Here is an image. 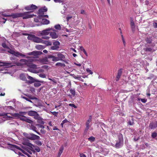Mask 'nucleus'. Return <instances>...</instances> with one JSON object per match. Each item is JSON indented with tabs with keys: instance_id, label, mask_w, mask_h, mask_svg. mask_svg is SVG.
Here are the masks:
<instances>
[{
	"instance_id": "1",
	"label": "nucleus",
	"mask_w": 157,
	"mask_h": 157,
	"mask_svg": "<svg viewBox=\"0 0 157 157\" xmlns=\"http://www.w3.org/2000/svg\"><path fill=\"white\" fill-rule=\"evenodd\" d=\"M10 147L11 150L14 151L16 153L20 155H23L21 152L24 154L27 155L29 157H30L29 153L31 154H32L31 152L29 151L27 147H25L22 146V148H21L16 145H11Z\"/></svg>"
},
{
	"instance_id": "2",
	"label": "nucleus",
	"mask_w": 157,
	"mask_h": 157,
	"mask_svg": "<svg viewBox=\"0 0 157 157\" xmlns=\"http://www.w3.org/2000/svg\"><path fill=\"white\" fill-rule=\"evenodd\" d=\"M25 112H20L19 113H15L14 116L16 117H18L20 120L26 121L29 123H31L33 122V121L27 118V117L24 116L23 115H25L26 114Z\"/></svg>"
},
{
	"instance_id": "3",
	"label": "nucleus",
	"mask_w": 157,
	"mask_h": 157,
	"mask_svg": "<svg viewBox=\"0 0 157 157\" xmlns=\"http://www.w3.org/2000/svg\"><path fill=\"white\" fill-rule=\"evenodd\" d=\"M27 58L29 59L28 60L25 59H22L20 61V62L18 63V65H26L28 66L30 65V63H31L33 61V60L30 58V57H27Z\"/></svg>"
},
{
	"instance_id": "4",
	"label": "nucleus",
	"mask_w": 157,
	"mask_h": 157,
	"mask_svg": "<svg viewBox=\"0 0 157 157\" xmlns=\"http://www.w3.org/2000/svg\"><path fill=\"white\" fill-rule=\"evenodd\" d=\"M23 134L27 138L30 140H34L40 139V137L39 136L33 133L28 134L26 133H24Z\"/></svg>"
},
{
	"instance_id": "5",
	"label": "nucleus",
	"mask_w": 157,
	"mask_h": 157,
	"mask_svg": "<svg viewBox=\"0 0 157 157\" xmlns=\"http://www.w3.org/2000/svg\"><path fill=\"white\" fill-rule=\"evenodd\" d=\"M123 144V138L121 135L119 136L118 140L117 141L115 147L117 148L121 147Z\"/></svg>"
},
{
	"instance_id": "6",
	"label": "nucleus",
	"mask_w": 157,
	"mask_h": 157,
	"mask_svg": "<svg viewBox=\"0 0 157 157\" xmlns=\"http://www.w3.org/2000/svg\"><path fill=\"white\" fill-rule=\"evenodd\" d=\"M8 52L17 57L20 56L22 57H24L26 55H25L24 54L21 53L17 51H14L11 49H10L9 50H8Z\"/></svg>"
},
{
	"instance_id": "7",
	"label": "nucleus",
	"mask_w": 157,
	"mask_h": 157,
	"mask_svg": "<svg viewBox=\"0 0 157 157\" xmlns=\"http://www.w3.org/2000/svg\"><path fill=\"white\" fill-rule=\"evenodd\" d=\"M21 17H23V19H25L33 17L34 15L33 14H30L29 12L21 13Z\"/></svg>"
},
{
	"instance_id": "8",
	"label": "nucleus",
	"mask_w": 157,
	"mask_h": 157,
	"mask_svg": "<svg viewBox=\"0 0 157 157\" xmlns=\"http://www.w3.org/2000/svg\"><path fill=\"white\" fill-rule=\"evenodd\" d=\"M27 145L31 148V150L33 151L35 150L37 152H39L40 151V148L37 146L34 145L31 143H27Z\"/></svg>"
},
{
	"instance_id": "9",
	"label": "nucleus",
	"mask_w": 157,
	"mask_h": 157,
	"mask_svg": "<svg viewBox=\"0 0 157 157\" xmlns=\"http://www.w3.org/2000/svg\"><path fill=\"white\" fill-rule=\"evenodd\" d=\"M52 30L51 28H48L42 31L39 32L40 34L42 36H46L48 35L49 33V31Z\"/></svg>"
},
{
	"instance_id": "10",
	"label": "nucleus",
	"mask_w": 157,
	"mask_h": 157,
	"mask_svg": "<svg viewBox=\"0 0 157 157\" xmlns=\"http://www.w3.org/2000/svg\"><path fill=\"white\" fill-rule=\"evenodd\" d=\"M92 117L90 116L89 117L88 119L87 120L86 125V127L85 128V131H87L90 128V123L91 121Z\"/></svg>"
},
{
	"instance_id": "11",
	"label": "nucleus",
	"mask_w": 157,
	"mask_h": 157,
	"mask_svg": "<svg viewBox=\"0 0 157 157\" xmlns=\"http://www.w3.org/2000/svg\"><path fill=\"white\" fill-rule=\"evenodd\" d=\"M42 53L40 51H33L32 52L27 53L26 55L29 56L33 55L35 56V57H36V56L40 55Z\"/></svg>"
},
{
	"instance_id": "12",
	"label": "nucleus",
	"mask_w": 157,
	"mask_h": 157,
	"mask_svg": "<svg viewBox=\"0 0 157 157\" xmlns=\"http://www.w3.org/2000/svg\"><path fill=\"white\" fill-rule=\"evenodd\" d=\"M37 7L33 4H32L30 5H29L26 6L25 7V9L27 10H30L36 9L37 8Z\"/></svg>"
},
{
	"instance_id": "13",
	"label": "nucleus",
	"mask_w": 157,
	"mask_h": 157,
	"mask_svg": "<svg viewBox=\"0 0 157 157\" xmlns=\"http://www.w3.org/2000/svg\"><path fill=\"white\" fill-rule=\"evenodd\" d=\"M5 17H12L13 18H15L18 17H21V13H12L11 15H4Z\"/></svg>"
},
{
	"instance_id": "14",
	"label": "nucleus",
	"mask_w": 157,
	"mask_h": 157,
	"mask_svg": "<svg viewBox=\"0 0 157 157\" xmlns=\"http://www.w3.org/2000/svg\"><path fill=\"white\" fill-rule=\"evenodd\" d=\"M0 67L1 66H7L8 67H10V66H11L12 63H6L1 62L0 61Z\"/></svg>"
},
{
	"instance_id": "15",
	"label": "nucleus",
	"mask_w": 157,
	"mask_h": 157,
	"mask_svg": "<svg viewBox=\"0 0 157 157\" xmlns=\"http://www.w3.org/2000/svg\"><path fill=\"white\" fill-rule=\"evenodd\" d=\"M57 56L59 61H62L63 59L65 58L64 56L60 53H58L57 55Z\"/></svg>"
},
{
	"instance_id": "16",
	"label": "nucleus",
	"mask_w": 157,
	"mask_h": 157,
	"mask_svg": "<svg viewBox=\"0 0 157 157\" xmlns=\"http://www.w3.org/2000/svg\"><path fill=\"white\" fill-rule=\"evenodd\" d=\"M28 114L30 116H35L38 115L37 113L35 111H30L28 112Z\"/></svg>"
},
{
	"instance_id": "17",
	"label": "nucleus",
	"mask_w": 157,
	"mask_h": 157,
	"mask_svg": "<svg viewBox=\"0 0 157 157\" xmlns=\"http://www.w3.org/2000/svg\"><path fill=\"white\" fill-rule=\"evenodd\" d=\"M122 69L119 70L118 71L117 75L116 76V81H118L121 76V75L122 74Z\"/></svg>"
},
{
	"instance_id": "18",
	"label": "nucleus",
	"mask_w": 157,
	"mask_h": 157,
	"mask_svg": "<svg viewBox=\"0 0 157 157\" xmlns=\"http://www.w3.org/2000/svg\"><path fill=\"white\" fill-rule=\"evenodd\" d=\"M30 80L29 81V82L30 83H33L35 81H38V80L34 78H33L32 77L28 76L27 77Z\"/></svg>"
},
{
	"instance_id": "19",
	"label": "nucleus",
	"mask_w": 157,
	"mask_h": 157,
	"mask_svg": "<svg viewBox=\"0 0 157 157\" xmlns=\"http://www.w3.org/2000/svg\"><path fill=\"white\" fill-rule=\"evenodd\" d=\"M33 41L35 42L39 43L42 42L43 40L41 39L39 37L35 36Z\"/></svg>"
},
{
	"instance_id": "20",
	"label": "nucleus",
	"mask_w": 157,
	"mask_h": 157,
	"mask_svg": "<svg viewBox=\"0 0 157 157\" xmlns=\"http://www.w3.org/2000/svg\"><path fill=\"white\" fill-rule=\"evenodd\" d=\"M47 9L46 8L40 9L39 10V15H42L44 12L47 11Z\"/></svg>"
},
{
	"instance_id": "21",
	"label": "nucleus",
	"mask_w": 157,
	"mask_h": 157,
	"mask_svg": "<svg viewBox=\"0 0 157 157\" xmlns=\"http://www.w3.org/2000/svg\"><path fill=\"white\" fill-rule=\"evenodd\" d=\"M70 75L72 76L73 78L75 79H78L80 81H83V80L82 79V78L81 77V76L80 75H77L76 76L74 74H70Z\"/></svg>"
},
{
	"instance_id": "22",
	"label": "nucleus",
	"mask_w": 157,
	"mask_h": 157,
	"mask_svg": "<svg viewBox=\"0 0 157 157\" xmlns=\"http://www.w3.org/2000/svg\"><path fill=\"white\" fill-rule=\"evenodd\" d=\"M50 35L52 39H56L58 37V35L55 32H51Z\"/></svg>"
},
{
	"instance_id": "23",
	"label": "nucleus",
	"mask_w": 157,
	"mask_h": 157,
	"mask_svg": "<svg viewBox=\"0 0 157 157\" xmlns=\"http://www.w3.org/2000/svg\"><path fill=\"white\" fill-rule=\"evenodd\" d=\"M48 57H45L43 59H40V63L44 64L48 62Z\"/></svg>"
},
{
	"instance_id": "24",
	"label": "nucleus",
	"mask_w": 157,
	"mask_h": 157,
	"mask_svg": "<svg viewBox=\"0 0 157 157\" xmlns=\"http://www.w3.org/2000/svg\"><path fill=\"white\" fill-rule=\"evenodd\" d=\"M48 58L50 59L51 58L53 61L56 62L59 61V59L57 57H55L54 56H48Z\"/></svg>"
},
{
	"instance_id": "25",
	"label": "nucleus",
	"mask_w": 157,
	"mask_h": 157,
	"mask_svg": "<svg viewBox=\"0 0 157 157\" xmlns=\"http://www.w3.org/2000/svg\"><path fill=\"white\" fill-rule=\"evenodd\" d=\"M41 23L44 25H47L49 23V21L45 18H41Z\"/></svg>"
},
{
	"instance_id": "26",
	"label": "nucleus",
	"mask_w": 157,
	"mask_h": 157,
	"mask_svg": "<svg viewBox=\"0 0 157 157\" xmlns=\"http://www.w3.org/2000/svg\"><path fill=\"white\" fill-rule=\"evenodd\" d=\"M157 127V123H151L149 126V127L151 129Z\"/></svg>"
},
{
	"instance_id": "27",
	"label": "nucleus",
	"mask_w": 157,
	"mask_h": 157,
	"mask_svg": "<svg viewBox=\"0 0 157 157\" xmlns=\"http://www.w3.org/2000/svg\"><path fill=\"white\" fill-rule=\"evenodd\" d=\"M130 25L132 31L135 30V25L134 22L132 20H131Z\"/></svg>"
},
{
	"instance_id": "28",
	"label": "nucleus",
	"mask_w": 157,
	"mask_h": 157,
	"mask_svg": "<svg viewBox=\"0 0 157 157\" xmlns=\"http://www.w3.org/2000/svg\"><path fill=\"white\" fill-rule=\"evenodd\" d=\"M26 35H28L27 38L29 40H32L33 41L35 36L33 34H26Z\"/></svg>"
},
{
	"instance_id": "29",
	"label": "nucleus",
	"mask_w": 157,
	"mask_h": 157,
	"mask_svg": "<svg viewBox=\"0 0 157 157\" xmlns=\"http://www.w3.org/2000/svg\"><path fill=\"white\" fill-rule=\"evenodd\" d=\"M4 115L5 118L7 120L12 118V115L10 113H5Z\"/></svg>"
},
{
	"instance_id": "30",
	"label": "nucleus",
	"mask_w": 157,
	"mask_h": 157,
	"mask_svg": "<svg viewBox=\"0 0 157 157\" xmlns=\"http://www.w3.org/2000/svg\"><path fill=\"white\" fill-rule=\"evenodd\" d=\"M63 149L64 147L63 146H62L60 147V148L59 149V151L57 157H60V155L63 152Z\"/></svg>"
},
{
	"instance_id": "31",
	"label": "nucleus",
	"mask_w": 157,
	"mask_h": 157,
	"mask_svg": "<svg viewBox=\"0 0 157 157\" xmlns=\"http://www.w3.org/2000/svg\"><path fill=\"white\" fill-rule=\"evenodd\" d=\"M34 84V86L35 87H39L41 86V84L40 82H42L38 80V81H35Z\"/></svg>"
},
{
	"instance_id": "32",
	"label": "nucleus",
	"mask_w": 157,
	"mask_h": 157,
	"mask_svg": "<svg viewBox=\"0 0 157 157\" xmlns=\"http://www.w3.org/2000/svg\"><path fill=\"white\" fill-rule=\"evenodd\" d=\"M30 128L31 129L33 130V131L35 132L39 135H40V134L39 132H37L36 131L37 128L36 127L34 126L33 125H31L30 126Z\"/></svg>"
},
{
	"instance_id": "33",
	"label": "nucleus",
	"mask_w": 157,
	"mask_h": 157,
	"mask_svg": "<svg viewBox=\"0 0 157 157\" xmlns=\"http://www.w3.org/2000/svg\"><path fill=\"white\" fill-rule=\"evenodd\" d=\"M20 78L23 81H25L26 80V78L25 77V75L23 74H20Z\"/></svg>"
},
{
	"instance_id": "34",
	"label": "nucleus",
	"mask_w": 157,
	"mask_h": 157,
	"mask_svg": "<svg viewBox=\"0 0 157 157\" xmlns=\"http://www.w3.org/2000/svg\"><path fill=\"white\" fill-rule=\"evenodd\" d=\"M28 66L29 67H31L33 69L38 68L37 67V66L36 65L33 64H31V63H30V65H28Z\"/></svg>"
},
{
	"instance_id": "35",
	"label": "nucleus",
	"mask_w": 157,
	"mask_h": 157,
	"mask_svg": "<svg viewBox=\"0 0 157 157\" xmlns=\"http://www.w3.org/2000/svg\"><path fill=\"white\" fill-rule=\"evenodd\" d=\"M56 66H60L62 67H64L65 65L64 64L61 63H56Z\"/></svg>"
},
{
	"instance_id": "36",
	"label": "nucleus",
	"mask_w": 157,
	"mask_h": 157,
	"mask_svg": "<svg viewBox=\"0 0 157 157\" xmlns=\"http://www.w3.org/2000/svg\"><path fill=\"white\" fill-rule=\"evenodd\" d=\"M36 48L38 50H41L44 49V47L43 45H38L36 46Z\"/></svg>"
},
{
	"instance_id": "37",
	"label": "nucleus",
	"mask_w": 157,
	"mask_h": 157,
	"mask_svg": "<svg viewBox=\"0 0 157 157\" xmlns=\"http://www.w3.org/2000/svg\"><path fill=\"white\" fill-rule=\"evenodd\" d=\"M70 93L72 94L73 96H74L75 94V90L73 89H70Z\"/></svg>"
},
{
	"instance_id": "38",
	"label": "nucleus",
	"mask_w": 157,
	"mask_h": 157,
	"mask_svg": "<svg viewBox=\"0 0 157 157\" xmlns=\"http://www.w3.org/2000/svg\"><path fill=\"white\" fill-rule=\"evenodd\" d=\"M28 70L30 72H32L33 73H37V71L34 69L32 68L31 67H30L29 69H28Z\"/></svg>"
},
{
	"instance_id": "39",
	"label": "nucleus",
	"mask_w": 157,
	"mask_h": 157,
	"mask_svg": "<svg viewBox=\"0 0 157 157\" xmlns=\"http://www.w3.org/2000/svg\"><path fill=\"white\" fill-rule=\"evenodd\" d=\"M44 43L47 46L51 45L52 44V43L49 41H44Z\"/></svg>"
},
{
	"instance_id": "40",
	"label": "nucleus",
	"mask_w": 157,
	"mask_h": 157,
	"mask_svg": "<svg viewBox=\"0 0 157 157\" xmlns=\"http://www.w3.org/2000/svg\"><path fill=\"white\" fill-rule=\"evenodd\" d=\"M145 40L148 43H150L151 42V39L150 38L147 37L145 39Z\"/></svg>"
},
{
	"instance_id": "41",
	"label": "nucleus",
	"mask_w": 157,
	"mask_h": 157,
	"mask_svg": "<svg viewBox=\"0 0 157 157\" xmlns=\"http://www.w3.org/2000/svg\"><path fill=\"white\" fill-rule=\"evenodd\" d=\"M54 27L56 29L58 30H60L61 29V26L59 24L55 25Z\"/></svg>"
},
{
	"instance_id": "42",
	"label": "nucleus",
	"mask_w": 157,
	"mask_h": 157,
	"mask_svg": "<svg viewBox=\"0 0 157 157\" xmlns=\"http://www.w3.org/2000/svg\"><path fill=\"white\" fill-rule=\"evenodd\" d=\"M59 47L57 46H53L51 47V49L53 50H57Z\"/></svg>"
},
{
	"instance_id": "43",
	"label": "nucleus",
	"mask_w": 157,
	"mask_h": 157,
	"mask_svg": "<svg viewBox=\"0 0 157 157\" xmlns=\"http://www.w3.org/2000/svg\"><path fill=\"white\" fill-rule=\"evenodd\" d=\"M48 79L51 80L52 82V84H56L57 83L56 81L54 79H51L50 78H48Z\"/></svg>"
},
{
	"instance_id": "44",
	"label": "nucleus",
	"mask_w": 157,
	"mask_h": 157,
	"mask_svg": "<svg viewBox=\"0 0 157 157\" xmlns=\"http://www.w3.org/2000/svg\"><path fill=\"white\" fill-rule=\"evenodd\" d=\"M95 138L93 136H91L88 138V140L89 141L93 142L94 141Z\"/></svg>"
},
{
	"instance_id": "45",
	"label": "nucleus",
	"mask_w": 157,
	"mask_h": 157,
	"mask_svg": "<svg viewBox=\"0 0 157 157\" xmlns=\"http://www.w3.org/2000/svg\"><path fill=\"white\" fill-rule=\"evenodd\" d=\"M2 46L4 48L9 49L8 50H9L10 49L9 48V47L6 45L5 43H3L2 44Z\"/></svg>"
},
{
	"instance_id": "46",
	"label": "nucleus",
	"mask_w": 157,
	"mask_h": 157,
	"mask_svg": "<svg viewBox=\"0 0 157 157\" xmlns=\"http://www.w3.org/2000/svg\"><path fill=\"white\" fill-rule=\"evenodd\" d=\"M53 44L55 46H57L60 45V43L59 41H56L54 42L53 43Z\"/></svg>"
},
{
	"instance_id": "47",
	"label": "nucleus",
	"mask_w": 157,
	"mask_h": 157,
	"mask_svg": "<svg viewBox=\"0 0 157 157\" xmlns=\"http://www.w3.org/2000/svg\"><path fill=\"white\" fill-rule=\"evenodd\" d=\"M39 76L42 78H45L46 77V75L44 73L40 74L39 75Z\"/></svg>"
},
{
	"instance_id": "48",
	"label": "nucleus",
	"mask_w": 157,
	"mask_h": 157,
	"mask_svg": "<svg viewBox=\"0 0 157 157\" xmlns=\"http://www.w3.org/2000/svg\"><path fill=\"white\" fill-rule=\"evenodd\" d=\"M86 71L88 73H89L90 74L92 75L93 73V72L91 71L88 68H87Z\"/></svg>"
},
{
	"instance_id": "49",
	"label": "nucleus",
	"mask_w": 157,
	"mask_h": 157,
	"mask_svg": "<svg viewBox=\"0 0 157 157\" xmlns=\"http://www.w3.org/2000/svg\"><path fill=\"white\" fill-rule=\"evenodd\" d=\"M39 18L40 19L41 18H42V17H48V16L47 15H39Z\"/></svg>"
},
{
	"instance_id": "50",
	"label": "nucleus",
	"mask_w": 157,
	"mask_h": 157,
	"mask_svg": "<svg viewBox=\"0 0 157 157\" xmlns=\"http://www.w3.org/2000/svg\"><path fill=\"white\" fill-rule=\"evenodd\" d=\"M36 126H37V127L38 128H41L44 129V126L41 124H37L36 125Z\"/></svg>"
},
{
	"instance_id": "51",
	"label": "nucleus",
	"mask_w": 157,
	"mask_h": 157,
	"mask_svg": "<svg viewBox=\"0 0 157 157\" xmlns=\"http://www.w3.org/2000/svg\"><path fill=\"white\" fill-rule=\"evenodd\" d=\"M35 143L38 145H39V146H41L42 145V143L39 141H36L35 142Z\"/></svg>"
},
{
	"instance_id": "52",
	"label": "nucleus",
	"mask_w": 157,
	"mask_h": 157,
	"mask_svg": "<svg viewBox=\"0 0 157 157\" xmlns=\"http://www.w3.org/2000/svg\"><path fill=\"white\" fill-rule=\"evenodd\" d=\"M157 136V134L155 132H153L152 133L151 135V136L153 138H155Z\"/></svg>"
},
{
	"instance_id": "53",
	"label": "nucleus",
	"mask_w": 157,
	"mask_h": 157,
	"mask_svg": "<svg viewBox=\"0 0 157 157\" xmlns=\"http://www.w3.org/2000/svg\"><path fill=\"white\" fill-rule=\"evenodd\" d=\"M38 122L41 124H44V122L41 119H39Z\"/></svg>"
},
{
	"instance_id": "54",
	"label": "nucleus",
	"mask_w": 157,
	"mask_h": 157,
	"mask_svg": "<svg viewBox=\"0 0 157 157\" xmlns=\"http://www.w3.org/2000/svg\"><path fill=\"white\" fill-rule=\"evenodd\" d=\"M40 132L41 133L43 134H45L46 132L45 131L44 129L43 128H42V129H41L40 130Z\"/></svg>"
},
{
	"instance_id": "55",
	"label": "nucleus",
	"mask_w": 157,
	"mask_h": 157,
	"mask_svg": "<svg viewBox=\"0 0 157 157\" xmlns=\"http://www.w3.org/2000/svg\"><path fill=\"white\" fill-rule=\"evenodd\" d=\"M22 98H23V99H25V100H27V101H28L30 102H32V101L29 100L28 98H27L25 97H22Z\"/></svg>"
},
{
	"instance_id": "56",
	"label": "nucleus",
	"mask_w": 157,
	"mask_h": 157,
	"mask_svg": "<svg viewBox=\"0 0 157 157\" xmlns=\"http://www.w3.org/2000/svg\"><path fill=\"white\" fill-rule=\"evenodd\" d=\"M42 39H43L46 40H48L50 37L47 36H43L42 37Z\"/></svg>"
},
{
	"instance_id": "57",
	"label": "nucleus",
	"mask_w": 157,
	"mask_h": 157,
	"mask_svg": "<svg viewBox=\"0 0 157 157\" xmlns=\"http://www.w3.org/2000/svg\"><path fill=\"white\" fill-rule=\"evenodd\" d=\"M144 49L145 51H150L151 50V48H144Z\"/></svg>"
},
{
	"instance_id": "58",
	"label": "nucleus",
	"mask_w": 157,
	"mask_h": 157,
	"mask_svg": "<svg viewBox=\"0 0 157 157\" xmlns=\"http://www.w3.org/2000/svg\"><path fill=\"white\" fill-rule=\"evenodd\" d=\"M69 105L70 106L73 107L75 108H77V107L74 104H69Z\"/></svg>"
},
{
	"instance_id": "59",
	"label": "nucleus",
	"mask_w": 157,
	"mask_h": 157,
	"mask_svg": "<svg viewBox=\"0 0 157 157\" xmlns=\"http://www.w3.org/2000/svg\"><path fill=\"white\" fill-rule=\"evenodd\" d=\"M37 73L39 72H44V70L42 69H39L38 71H37Z\"/></svg>"
},
{
	"instance_id": "60",
	"label": "nucleus",
	"mask_w": 157,
	"mask_h": 157,
	"mask_svg": "<svg viewBox=\"0 0 157 157\" xmlns=\"http://www.w3.org/2000/svg\"><path fill=\"white\" fill-rule=\"evenodd\" d=\"M141 101L143 103H145L147 101V100L145 99H141Z\"/></svg>"
},
{
	"instance_id": "61",
	"label": "nucleus",
	"mask_w": 157,
	"mask_h": 157,
	"mask_svg": "<svg viewBox=\"0 0 157 157\" xmlns=\"http://www.w3.org/2000/svg\"><path fill=\"white\" fill-rule=\"evenodd\" d=\"M52 113L53 115H55L56 116H57V114H58V113L56 112H52Z\"/></svg>"
},
{
	"instance_id": "62",
	"label": "nucleus",
	"mask_w": 157,
	"mask_h": 157,
	"mask_svg": "<svg viewBox=\"0 0 157 157\" xmlns=\"http://www.w3.org/2000/svg\"><path fill=\"white\" fill-rule=\"evenodd\" d=\"M7 68V67H2V68H1L0 69V72L2 71H3L4 70H6V69Z\"/></svg>"
},
{
	"instance_id": "63",
	"label": "nucleus",
	"mask_w": 157,
	"mask_h": 157,
	"mask_svg": "<svg viewBox=\"0 0 157 157\" xmlns=\"http://www.w3.org/2000/svg\"><path fill=\"white\" fill-rule=\"evenodd\" d=\"M153 26L155 28H157V23H153Z\"/></svg>"
},
{
	"instance_id": "64",
	"label": "nucleus",
	"mask_w": 157,
	"mask_h": 157,
	"mask_svg": "<svg viewBox=\"0 0 157 157\" xmlns=\"http://www.w3.org/2000/svg\"><path fill=\"white\" fill-rule=\"evenodd\" d=\"M80 157H86L85 155L83 154H80Z\"/></svg>"
}]
</instances>
